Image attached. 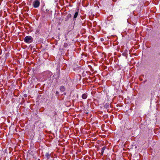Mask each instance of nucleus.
<instances>
[{"label": "nucleus", "instance_id": "nucleus-1", "mask_svg": "<svg viewBox=\"0 0 160 160\" xmlns=\"http://www.w3.org/2000/svg\"><path fill=\"white\" fill-rule=\"evenodd\" d=\"M24 41L27 43H30L33 41V38L31 36H27L24 39Z\"/></svg>", "mask_w": 160, "mask_h": 160}, {"label": "nucleus", "instance_id": "nucleus-2", "mask_svg": "<svg viewBox=\"0 0 160 160\" xmlns=\"http://www.w3.org/2000/svg\"><path fill=\"white\" fill-rule=\"evenodd\" d=\"M40 4V2L38 0H36L33 2V6L35 8L38 7Z\"/></svg>", "mask_w": 160, "mask_h": 160}, {"label": "nucleus", "instance_id": "nucleus-3", "mask_svg": "<svg viewBox=\"0 0 160 160\" xmlns=\"http://www.w3.org/2000/svg\"><path fill=\"white\" fill-rule=\"evenodd\" d=\"M51 114L53 116L56 115V110L55 108H52V109Z\"/></svg>", "mask_w": 160, "mask_h": 160}, {"label": "nucleus", "instance_id": "nucleus-4", "mask_svg": "<svg viewBox=\"0 0 160 160\" xmlns=\"http://www.w3.org/2000/svg\"><path fill=\"white\" fill-rule=\"evenodd\" d=\"M45 156L48 159L50 158L51 157V155L50 153L48 152L46 153L45 154Z\"/></svg>", "mask_w": 160, "mask_h": 160}, {"label": "nucleus", "instance_id": "nucleus-5", "mask_svg": "<svg viewBox=\"0 0 160 160\" xmlns=\"http://www.w3.org/2000/svg\"><path fill=\"white\" fill-rule=\"evenodd\" d=\"M82 97L83 99H86L87 97V96L86 94L84 93L82 95Z\"/></svg>", "mask_w": 160, "mask_h": 160}, {"label": "nucleus", "instance_id": "nucleus-6", "mask_svg": "<svg viewBox=\"0 0 160 160\" xmlns=\"http://www.w3.org/2000/svg\"><path fill=\"white\" fill-rule=\"evenodd\" d=\"M78 12H76L74 14V17H73L74 18H76L77 17L78 15Z\"/></svg>", "mask_w": 160, "mask_h": 160}, {"label": "nucleus", "instance_id": "nucleus-7", "mask_svg": "<svg viewBox=\"0 0 160 160\" xmlns=\"http://www.w3.org/2000/svg\"><path fill=\"white\" fill-rule=\"evenodd\" d=\"M60 90L64 92L65 90V88L63 86L61 87Z\"/></svg>", "mask_w": 160, "mask_h": 160}, {"label": "nucleus", "instance_id": "nucleus-8", "mask_svg": "<svg viewBox=\"0 0 160 160\" xmlns=\"http://www.w3.org/2000/svg\"><path fill=\"white\" fill-rule=\"evenodd\" d=\"M68 46V44L67 43H65L64 44V46L65 48H66Z\"/></svg>", "mask_w": 160, "mask_h": 160}, {"label": "nucleus", "instance_id": "nucleus-9", "mask_svg": "<svg viewBox=\"0 0 160 160\" xmlns=\"http://www.w3.org/2000/svg\"><path fill=\"white\" fill-rule=\"evenodd\" d=\"M105 147H103L102 148V153L104 152V151L105 150Z\"/></svg>", "mask_w": 160, "mask_h": 160}, {"label": "nucleus", "instance_id": "nucleus-10", "mask_svg": "<svg viewBox=\"0 0 160 160\" xmlns=\"http://www.w3.org/2000/svg\"><path fill=\"white\" fill-rule=\"evenodd\" d=\"M68 16L69 17H71V14H68Z\"/></svg>", "mask_w": 160, "mask_h": 160}]
</instances>
